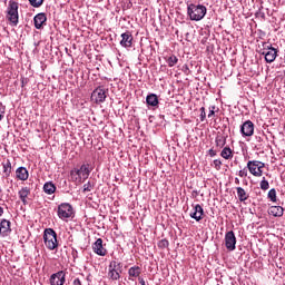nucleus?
Instances as JSON below:
<instances>
[{
    "instance_id": "obj_14",
    "label": "nucleus",
    "mask_w": 285,
    "mask_h": 285,
    "mask_svg": "<svg viewBox=\"0 0 285 285\" xmlns=\"http://www.w3.org/2000/svg\"><path fill=\"white\" fill-rule=\"evenodd\" d=\"M46 21H48V17H46V13L41 12V13L36 14L33 18L35 28L37 30H41V28H43V23H46Z\"/></svg>"
},
{
    "instance_id": "obj_22",
    "label": "nucleus",
    "mask_w": 285,
    "mask_h": 285,
    "mask_svg": "<svg viewBox=\"0 0 285 285\" xmlns=\"http://www.w3.org/2000/svg\"><path fill=\"white\" fill-rule=\"evenodd\" d=\"M146 101H147L148 106L155 107V106L159 105V98H157V95H155V94L148 95L146 98Z\"/></svg>"
},
{
    "instance_id": "obj_33",
    "label": "nucleus",
    "mask_w": 285,
    "mask_h": 285,
    "mask_svg": "<svg viewBox=\"0 0 285 285\" xmlns=\"http://www.w3.org/2000/svg\"><path fill=\"white\" fill-rule=\"evenodd\" d=\"M268 188H271V185L268 184V180H266V177H263V180L261 181V189L268 190Z\"/></svg>"
},
{
    "instance_id": "obj_37",
    "label": "nucleus",
    "mask_w": 285,
    "mask_h": 285,
    "mask_svg": "<svg viewBox=\"0 0 285 285\" xmlns=\"http://www.w3.org/2000/svg\"><path fill=\"white\" fill-rule=\"evenodd\" d=\"M213 115H215V106L209 107V114L208 117H213Z\"/></svg>"
},
{
    "instance_id": "obj_20",
    "label": "nucleus",
    "mask_w": 285,
    "mask_h": 285,
    "mask_svg": "<svg viewBox=\"0 0 285 285\" xmlns=\"http://www.w3.org/2000/svg\"><path fill=\"white\" fill-rule=\"evenodd\" d=\"M268 214L273 215V217H283L284 216V207H282V206H272L268 209Z\"/></svg>"
},
{
    "instance_id": "obj_21",
    "label": "nucleus",
    "mask_w": 285,
    "mask_h": 285,
    "mask_svg": "<svg viewBox=\"0 0 285 285\" xmlns=\"http://www.w3.org/2000/svg\"><path fill=\"white\" fill-rule=\"evenodd\" d=\"M10 233V220L2 219L0 223V235L6 237Z\"/></svg>"
},
{
    "instance_id": "obj_15",
    "label": "nucleus",
    "mask_w": 285,
    "mask_h": 285,
    "mask_svg": "<svg viewBox=\"0 0 285 285\" xmlns=\"http://www.w3.org/2000/svg\"><path fill=\"white\" fill-rule=\"evenodd\" d=\"M190 217L196 222H202V219H204V208L202 205H196L194 207V212L190 213Z\"/></svg>"
},
{
    "instance_id": "obj_19",
    "label": "nucleus",
    "mask_w": 285,
    "mask_h": 285,
    "mask_svg": "<svg viewBox=\"0 0 285 285\" xmlns=\"http://www.w3.org/2000/svg\"><path fill=\"white\" fill-rule=\"evenodd\" d=\"M128 275H129V279L131 282H135V279H137V277H140L141 275V267L139 266H132L128 269Z\"/></svg>"
},
{
    "instance_id": "obj_23",
    "label": "nucleus",
    "mask_w": 285,
    "mask_h": 285,
    "mask_svg": "<svg viewBox=\"0 0 285 285\" xmlns=\"http://www.w3.org/2000/svg\"><path fill=\"white\" fill-rule=\"evenodd\" d=\"M43 190L47 195H55V191L57 190V186H55V184L49 181L43 185Z\"/></svg>"
},
{
    "instance_id": "obj_44",
    "label": "nucleus",
    "mask_w": 285,
    "mask_h": 285,
    "mask_svg": "<svg viewBox=\"0 0 285 285\" xmlns=\"http://www.w3.org/2000/svg\"><path fill=\"white\" fill-rule=\"evenodd\" d=\"M3 216V207L0 206V217Z\"/></svg>"
},
{
    "instance_id": "obj_3",
    "label": "nucleus",
    "mask_w": 285,
    "mask_h": 285,
    "mask_svg": "<svg viewBox=\"0 0 285 285\" xmlns=\"http://www.w3.org/2000/svg\"><path fill=\"white\" fill-rule=\"evenodd\" d=\"M43 242L49 250H55V248L59 246V243L57 242V232L52 228L46 229L43 234Z\"/></svg>"
},
{
    "instance_id": "obj_5",
    "label": "nucleus",
    "mask_w": 285,
    "mask_h": 285,
    "mask_svg": "<svg viewBox=\"0 0 285 285\" xmlns=\"http://www.w3.org/2000/svg\"><path fill=\"white\" fill-rule=\"evenodd\" d=\"M108 277L109 279H112V282H117V279H121V263H118L117 261H112L109 264Z\"/></svg>"
},
{
    "instance_id": "obj_31",
    "label": "nucleus",
    "mask_w": 285,
    "mask_h": 285,
    "mask_svg": "<svg viewBox=\"0 0 285 285\" xmlns=\"http://www.w3.org/2000/svg\"><path fill=\"white\" fill-rule=\"evenodd\" d=\"M32 8H41L43 6V0H29Z\"/></svg>"
},
{
    "instance_id": "obj_12",
    "label": "nucleus",
    "mask_w": 285,
    "mask_h": 285,
    "mask_svg": "<svg viewBox=\"0 0 285 285\" xmlns=\"http://www.w3.org/2000/svg\"><path fill=\"white\" fill-rule=\"evenodd\" d=\"M258 166H259V160H249L247 163V168L249 173L254 175V177H262V175H264V171L259 170Z\"/></svg>"
},
{
    "instance_id": "obj_29",
    "label": "nucleus",
    "mask_w": 285,
    "mask_h": 285,
    "mask_svg": "<svg viewBox=\"0 0 285 285\" xmlns=\"http://www.w3.org/2000/svg\"><path fill=\"white\" fill-rule=\"evenodd\" d=\"M268 199H271V202H277V190H275V188H272L268 194H267Z\"/></svg>"
},
{
    "instance_id": "obj_13",
    "label": "nucleus",
    "mask_w": 285,
    "mask_h": 285,
    "mask_svg": "<svg viewBox=\"0 0 285 285\" xmlns=\"http://www.w3.org/2000/svg\"><path fill=\"white\" fill-rule=\"evenodd\" d=\"M263 55H264L265 61L267 63H273V61H275V59H277V49H275L273 47H268L267 49H265L263 51Z\"/></svg>"
},
{
    "instance_id": "obj_32",
    "label": "nucleus",
    "mask_w": 285,
    "mask_h": 285,
    "mask_svg": "<svg viewBox=\"0 0 285 285\" xmlns=\"http://www.w3.org/2000/svg\"><path fill=\"white\" fill-rule=\"evenodd\" d=\"M168 246H170V243L166 238L158 242V248L164 249V248H168Z\"/></svg>"
},
{
    "instance_id": "obj_34",
    "label": "nucleus",
    "mask_w": 285,
    "mask_h": 285,
    "mask_svg": "<svg viewBox=\"0 0 285 285\" xmlns=\"http://www.w3.org/2000/svg\"><path fill=\"white\" fill-rule=\"evenodd\" d=\"M214 168H215L216 170H222V160L215 159V160H214Z\"/></svg>"
},
{
    "instance_id": "obj_25",
    "label": "nucleus",
    "mask_w": 285,
    "mask_h": 285,
    "mask_svg": "<svg viewBox=\"0 0 285 285\" xmlns=\"http://www.w3.org/2000/svg\"><path fill=\"white\" fill-rule=\"evenodd\" d=\"M2 166H3V173L6 177H10V174L12 173V163H10V159L2 163Z\"/></svg>"
},
{
    "instance_id": "obj_42",
    "label": "nucleus",
    "mask_w": 285,
    "mask_h": 285,
    "mask_svg": "<svg viewBox=\"0 0 285 285\" xmlns=\"http://www.w3.org/2000/svg\"><path fill=\"white\" fill-rule=\"evenodd\" d=\"M264 163H262V161H258V170H262V168H264Z\"/></svg>"
},
{
    "instance_id": "obj_1",
    "label": "nucleus",
    "mask_w": 285,
    "mask_h": 285,
    "mask_svg": "<svg viewBox=\"0 0 285 285\" xmlns=\"http://www.w3.org/2000/svg\"><path fill=\"white\" fill-rule=\"evenodd\" d=\"M207 9L204 4H189L187 7V14L190 21H202L206 17Z\"/></svg>"
},
{
    "instance_id": "obj_41",
    "label": "nucleus",
    "mask_w": 285,
    "mask_h": 285,
    "mask_svg": "<svg viewBox=\"0 0 285 285\" xmlns=\"http://www.w3.org/2000/svg\"><path fill=\"white\" fill-rule=\"evenodd\" d=\"M138 282H139V284H141V285H146V281H144V278L142 277H138Z\"/></svg>"
},
{
    "instance_id": "obj_45",
    "label": "nucleus",
    "mask_w": 285,
    "mask_h": 285,
    "mask_svg": "<svg viewBox=\"0 0 285 285\" xmlns=\"http://www.w3.org/2000/svg\"><path fill=\"white\" fill-rule=\"evenodd\" d=\"M235 184L239 185V178H235Z\"/></svg>"
},
{
    "instance_id": "obj_16",
    "label": "nucleus",
    "mask_w": 285,
    "mask_h": 285,
    "mask_svg": "<svg viewBox=\"0 0 285 285\" xmlns=\"http://www.w3.org/2000/svg\"><path fill=\"white\" fill-rule=\"evenodd\" d=\"M120 46L122 48H132V35L130 32L121 33Z\"/></svg>"
},
{
    "instance_id": "obj_18",
    "label": "nucleus",
    "mask_w": 285,
    "mask_h": 285,
    "mask_svg": "<svg viewBox=\"0 0 285 285\" xmlns=\"http://www.w3.org/2000/svg\"><path fill=\"white\" fill-rule=\"evenodd\" d=\"M16 177L17 179H20V181H27L28 177H30V174L28 173V169H26V167H19L16 170Z\"/></svg>"
},
{
    "instance_id": "obj_28",
    "label": "nucleus",
    "mask_w": 285,
    "mask_h": 285,
    "mask_svg": "<svg viewBox=\"0 0 285 285\" xmlns=\"http://www.w3.org/2000/svg\"><path fill=\"white\" fill-rule=\"evenodd\" d=\"M216 146L217 148H224V146H226V138L224 136H217Z\"/></svg>"
},
{
    "instance_id": "obj_38",
    "label": "nucleus",
    "mask_w": 285,
    "mask_h": 285,
    "mask_svg": "<svg viewBox=\"0 0 285 285\" xmlns=\"http://www.w3.org/2000/svg\"><path fill=\"white\" fill-rule=\"evenodd\" d=\"M3 106L0 105V121L3 119Z\"/></svg>"
},
{
    "instance_id": "obj_35",
    "label": "nucleus",
    "mask_w": 285,
    "mask_h": 285,
    "mask_svg": "<svg viewBox=\"0 0 285 285\" xmlns=\"http://www.w3.org/2000/svg\"><path fill=\"white\" fill-rule=\"evenodd\" d=\"M206 119V108L202 107L200 108V121H204Z\"/></svg>"
},
{
    "instance_id": "obj_24",
    "label": "nucleus",
    "mask_w": 285,
    "mask_h": 285,
    "mask_svg": "<svg viewBox=\"0 0 285 285\" xmlns=\"http://www.w3.org/2000/svg\"><path fill=\"white\" fill-rule=\"evenodd\" d=\"M220 157H223V159H233V149H230V147H225L222 151H220Z\"/></svg>"
},
{
    "instance_id": "obj_6",
    "label": "nucleus",
    "mask_w": 285,
    "mask_h": 285,
    "mask_svg": "<svg viewBox=\"0 0 285 285\" xmlns=\"http://www.w3.org/2000/svg\"><path fill=\"white\" fill-rule=\"evenodd\" d=\"M73 212H72V205L68 203H62L58 206V217L60 219H68L72 217Z\"/></svg>"
},
{
    "instance_id": "obj_4",
    "label": "nucleus",
    "mask_w": 285,
    "mask_h": 285,
    "mask_svg": "<svg viewBox=\"0 0 285 285\" xmlns=\"http://www.w3.org/2000/svg\"><path fill=\"white\" fill-rule=\"evenodd\" d=\"M71 177L75 181H81V179L86 180L90 177V168L88 165H81L79 169L71 170Z\"/></svg>"
},
{
    "instance_id": "obj_10",
    "label": "nucleus",
    "mask_w": 285,
    "mask_h": 285,
    "mask_svg": "<svg viewBox=\"0 0 285 285\" xmlns=\"http://www.w3.org/2000/svg\"><path fill=\"white\" fill-rule=\"evenodd\" d=\"M92 250L96 253V255H99L100 257H106L108 254V250L104 247V239L98 238L94 245H92Z\"/></svg>"
},
{
    "instance_id": "obj_27",
    "label": "nucleus",
    "mask_w": 285,
    "mask_h": 285,
    "mask_svg": "<svg viewBox=\"0 0 285 285\" xmlns=\"http://www.w3.org/2000/svg\"><path fill=\"white\" fill-rule=\"evenodd\" d=\"M177 61H179V59L177 58V56H169L167 59H166V62L167 65L169 66V68H173Z\"/></svg>"
},
{
    "instance_id": "obj_17",
    "label": "nucleus",
    "mask_w": 285,
    "mask_h": 285,
    "mask_svg": "<svg viewBox=\"0 0 285 285\" xmlns=\"http://www.w3.org/2000/svg\"><path fill=\"white\" fill-rule=\"evenodd\" d=\"M19 198L22 202L23 206H28V196L30 195V187H22L18 191Z\"/></svg>"
},
{
    "instance_id": "obj_7",
    "label": "nucleus",
    "mask_w": 285,
    "mask_h": 285,
    "mask_svg": "<svg viewBox=\"0 0 285 285\" xmlns=\"http://www.w3.org/2000/svg\"><path fill=\"white\" fill-rule=\"evenodd\" d=\"M237 244V237H235V232L229 230L225 234V246L227 250H235Z\"/></svg>"
},
{
    "instance_id": "obj_40",
    "label": "nucleus",
    "mask_w": 285,
    "mask_h": 285,
    "mask_svg": "<svg viewBox=\"0 0 285 285\" xmlns=\"http://www.w3.org/2000/svg\"><path fill=\"white\" fill-rule=\"evenodd\" d=\"M209 155L210 157H215V155H217V151H215L214 149H209Z\"/></svg>"
},
{
    "instance_id": "obj_11",
    "label": "nucleus",
    "mask_w": 285,
    "mask_h": 285,
    "mask_svg": "<svg viewBox=\"0 0 285 285\" xmlns=\"http://www.w3.org/2000/svg\"><path fill=\"white\" fill-rule=\"evenodd\" d=\"M51 285H63L66 284V273L63 271L57 272L50 276L49 279Z\"/></svg>"
},
{
    "instance_id": "obj_36",
    "label": "nucleus",
    "mask_w": 285,
    "mask_h": 285,
    "mask_svg": "<svg viewBox=\"0 0 285 285\" xmlns=\"http://www.w3.org/2000/svg\"><path fill=\"white\" fill-rule=\"evenodd\" d=\"M239 177H248V170L246 168L238 171Z\"/></svg>"
},
{
    "instance_id": "obj_2",
    "label": "nucleus",
    "mask_w": 285,
    "mask_h": 285,
    "mask_svg": "<svg viewBox=\"0 0 285 285\" xmlns=\"http://www.w3.org/2000/svg\"><path fill=\"white\" fill-rule=\"evenodd\" d=\"M7 19L10 21L11 26H17L19 23V3L16 1H9Z\"/></svg>"
},
{
    "instance_id": "obj_8",
    "label": "nucleus",
    "mask_w": 285,
    "mask_h": 285,
    "mask_svg": "<svg viewBox=\"0 0 285 285\" xmlns=\"http://www.w3.org/2000/svg\"><path fill=\"white\" fill-rule=\"evenodd\" d=\"M240 132L243 137H253L255 132V125L250 120H246L242 126H240Z\"/></svg>"
},
{
    "instance_id": "obj_30",
    "label": "nucleus",
    "mask_w": 285,
    "mask_h": 285,
    "mask_svg": "<svg viewBox=\"0 0 285 285\" xmlns=\"http://www.w3.org/2000/svg\"><path fill=\"white\" fill-rule=\"evenodd\" d=\"M95 189V184L88 181L83 185L82 193H91Z\"/></svg>"
},
{
    "instance_id": "obj_39",
    "label": "nucleus",
    "mask_w": 285,
    "mask_h": 285,
    "mask_svg": "<svg viewBox=\"0 0 285 285\" xmlns=\"http://www.w3.org/2000/svg\"><path fill=\"white\" fill-rule=\"evenodd\" d=\"M72 284L73 285H81V279L75 278Z\"/></svg>"
},
{
    "instance_id": "obj_43",
    "label": "nucleus",
    "mask_w": 285,
    "mask_h": 285,
    "mask_svg": "<svg viewBox=\"0 0 285 285\" xmlns=\"http://www.w3.org/2000/svg\"><path fill=\"white\" fill-rule=\"evenodd\" d=\"M183 68H184V72H188V65H185Z\"/></svg>"
},
{
    "instance_id": "obj_9",
    "label": "nucleus",
    "mask_w": 285,
    "mask_h": 285,
    "mask_svg": "<svg viewBox=\"0 0 285 285\" xmlns=\"http://www.w3.org/2000/svg\"><path fill=\"white\" fill-rule=\"evenodd\" d=\"M106 89H102L101 87H98L91 94V99L96 104H104V101H106Z\"/></svg>"
},
{
    "instance_id": "obj_26",
    "label": "nucleus",
    "mask_w": 285,
    "mask_h": 285,
    "mask_svg": "<svg viewBox=\"0 0 285 285\" xmlns=\"http://www.w3.org/2000/svg\"><path fill=\"white\" fill-rule=\"evenodd\" d=\"M236 191H237L239 202H246V199H248V194H246V190L244 188L237 187Z\"/></svg>"
},
{
    "instance_id": "obj_46",
    "label": "nucleus",
    "mask_w": 285,
    "mask_h": 285,
    "mask_svg": "<svg viewBox=\"0 0 285 285\" xmlns=\"http://www.w3.org/2000/svg\"><path fill=\"white\" fill-rule=\"evenodd\" d=\"M0 193H1V187H0Z\"/></svg>"
}]
</instances>
